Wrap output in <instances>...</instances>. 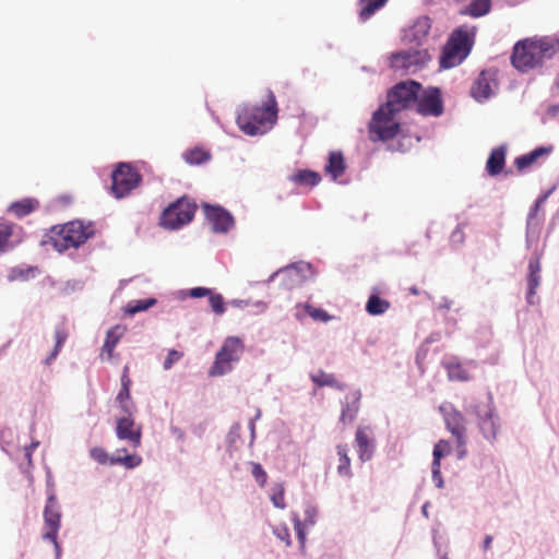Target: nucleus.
<instances>
[{
    "instance_id": "5",
    "label": "nucleus",
    "mask_w": 559,
    "mask_h": 559,
    "mask_svg": "<svg viewBox=\"0 0 559 559\" xmlns=\"http://www.w3.org/2000/svg\"><path fill=\"white\" fill-rule=\"evenodd\" d=\"M421 92V84L413 81H402L392 86L386 93L385 107L401 114L415 107L417 96Z\"/></svg>"
},
{
    "instance_id": "36",
    "label": "nucleus",
    "mask_w": 559,
    "mask_h": 559,
    "mask_svg": "<svg viewBox=\"0 0 559 559\" xmlns=\"http://www.w3.org/2000/svg\"><path fill=\"white\" fill-rule=\"evenodd\" d=\"M554 151L552 145H543L526 153L525 164L526 167L537 163L539 159H546Z\"/></svg>"
},
{
    "instance_id": "55",
    "label": "nucleus",
    "mask_w": 559,
    "mask_h": 559,
    "mask_svg": "<svg viewBox=\"0 0 559 559\" xmlns=\"http://www.w3.org/2000/svg\"><path fill=\"white\" fill-rule=\"evenodd\" d=\"M295 272V267H286L284 270H281L280 273L285 276H290Z\"/></svg>"
},
{
    "instance_id": "35",
    "label": "nucleus",
    "mask_w": 559,
    "mask_h": 559,
    "mask_svg": "<svg viewBox=\"0 0 559 559\" xmlns=\"http://www.w3.org/2000/svg\"><path fill=\"white\" fill-rule=\"evenodd\" d=\"M451 451V445L447 440H440L435 444L433 448V461H432V472L435 474H439V468L441 467V459L449 454Z\"/></svg>"
},
{
    "instance_id": "47",
    "label": "nucleus",
    "mask_w": 559,
    "mask_h": 559,
    "mask_svg": "<svg viewBox=\"0 0 559 559\" xmlns=\"http://www.w3.org/2000/svg\"><path fill=\"white\" fill-rule=\"evenodd\" d=\"M559 121V104H554V105H550L549 107H547V110L545 112V115L543 116L542 120H543V123H547V122H550L551 120H557Z\"/></svg>"
},
{
    "instance_id": "57",
    "label": "nucleus",
    "mask_w": 559,
    "mask_h": 559,
    "mask_svg": "<svg viewBox=\"0 0 559 559\" xmlns=\"http://www.w3.org/2000/svg\"><path fill=\"white\" fill-rule=\"evenodd\" d=\"M556 38V41H557V47L559 48V33H558V36L555 37Z\"/></svg>"
},
{
    "instance_id": "38",
    "label": "nucleus",
    "mask_w": 559,
    "mask_h": 559,
    "mask_svg": "<svg viewBox=\"0 0 559 559\" xmlns=\"http://www.w3.org/2000/svg\"><path fill=\"white\" fill-rule=\"evenodd\" d=\"M556 187H551L550 189H548L547 191L543 192L537 199L536 201L534 202L533 206L531 207L530 210V214H528V218L530 221H535L537 219L538 223L540 221H543L544 218V214L542 215L540 218H538V212L539 210L543 207V205L546 203V201L548 200V198L552 194V192L555 191Z\"/></svg>"
},
{
    "instance_id": "44",
    "label": "nucleus",
    "mask_w": 559,
    "mask_h": 559,
    "mask_svg": "<svg viewBox=\"0 0 559 559\" xmlns=\"http://www.w3.org/2000/svg\"><path fill=\"white\" fill-rule=\"evenodd\" d=\"M251 474L255 481L263 487L267 480V474L260 463L251 462Z\"/></svg>"
},
{
    "instance_id": "4",
    "label": "nucleus",
    "mask_w": 559,
    "mask_h": 559,
    "mask_svg": "<svg viewBox=\"0 0 559 559\" xmlns=\"http://www.w3.org/2000/svg\"><path fill=\"white\" fill-rule=\"evenodd\" d=\"M399 112L382 104L372 115L368 123L369 139L372 142L390 141L401 132Z\"/></svg>"
},
{
    "instance_id": "51",
    "label": "nucleus",
    "mask_w": 559,
    "mask_h": 559,
    "mask_svg": "<svg viewBox=\"0 0 559 559\" xmlns=\"http://www.w3.org/2000/svg\"><path fill=\"white\" fill-rule=\"evenodd\" d=\"M211 294H212V290L210 288H205V287H194V288H191L190 293H189V295L192 298H202L205 296L210 297Z\"/></svg>"
},
{
    "instance_id": "58",
    "label": "nucleus",
    "mask_w": 559,
    "mask_h": 559,
    "mask_svg": "<svg viewBox=\"0 0 559 559\" xmlns=\"http://www.w3.org/2000/svg\"><path fill=\"white\" fill-rule=\"evenodd\" d=\"M26 450H27L26 455L31 456V449H26Z\"/></svg>"
},
{
    "instance_id": "12",
    "label": "nucleus",
    "mask_w": 559,
    "mask_h": 559,
    "mask_svg": "<svg viewBox=\"0 0 559 559\" xmlns=\"http://www.w3.org/2000/svg\"><path fill=\"white\" fill-rule=\"evenodd\" d=\"M121 452H126V449L117 450L112 455H109L107 451L102 447H94L90 451V456L102 465H122L128 469L135 468L142 464V457L136 454H124L120 455Z\"/></svg>"
},
{
    "instance_id": "20",
    "label": "nucleus",
    "mask_w": 559,
    "mask_h": 559,
    "mask_svg": "<svg viewBox=\"0 0 559 559\" xmlns=\"http://www.w3.org/2000/svg\"><path fill=\"white\" fill-rule=\"evenodd\" d=\"M20 231L15 224L0 219V252L12 249L20 241Z\"/></svg>"
},
{
    "instance_id": "3",
    "label": "nucleus",
    "mask_w": 559,
    "mask_h": 559,
    "mask_svg": "<svg viewBox=\"0 0 559 559\" xmlns=\"http://www.w3.org/2000/svg\"><path fill=\"white\" fill-rule=\"evenodd\" d=\"M93 235L94 228L91 224L84 225L80 221H72L52 227L49 233V241L57 251L63 252L80 247Z\"/></svg>"
},
{
    "instance_id": "11",
    "label": "nucleus",
    "mask_w": 559,
    "mask_h": 559,
    "mask_svg": "<svg viewBox=\"0 0 559 559\" xmlns=\"http://www.w3.org/2000/svg\"><path fill=\"white\" fill-rule=\"evenodd\" d=\"M474 413L478 419V427L487 440L493 441L500 429L499 417L495 413L493 403L490 399L478 402L474 406Z\"/></svg>"
},
{
    "instance_id": "54",
    "label": "nucleus",
    "mask_w": 559,
    "mask_h": 559,
    "mask_svg": "<svg viewBox=\"0 0 559 559\" xmlns=\"http://www.w3.org/2000/svg\"><path fill=\"white\" fill-rule=\"evenodd\" d=\"M492 537L490 535H487L483 543L484 550H488L491 547Z\"/></svg>"
},
{
    "instance_id": "17",
    "label": "nucleus",
    "mask_w": 559,
    "mask_h": 559,
    "mask_svg": "<svg viewBox=\"0 0 559 559\" xmlns=\"http://www.w3.org/2000/svg\"><path fill=\"white\" fill-rule=\"evenodd\" d=\"M497 88V82L492 73L481 71L471 87V95L477 100L488 99Z\"/></svg>"
},
{
    "instance_id": "21",
    "label": "nucleus",
    "mask_w": 559,
    "mask_h": 559,
    "mask_svg": "<svg viewBox=\"0 0 559 559\" xmlns=\"http://www.w3.org/2000/svg\"><path fill=\"white\" fill-rule=\"evenodd\" d=\"M445 425L448 430L456 438L457 445H465L466 428L463 415L457 411L448 413L445 416Z\"/></svg>"
},
{
    "instance_id": "27",
    "label": "nucleus",
    "mask_w": 559,
    "mask_h": 559,
    "mask_svg": "<svg viewBox=\"0 0 559 559\" xmlns=\"http://www.w3.org/2000/svg\"><path fill=\"white\" fill-rule=\"evenodd\" d=\"M289 179L296 185L309 187H314L321 181V177L318 173L308 169L296 171L289 177Z\"/></svg>"
},
{
    "instance_id": "8",
    "label": "nucleus",
    "mask_w": 559,
    "mask_h": 559,
    "mask_svg": "<svg viewBox=\"0 0 559 559\" xmlns=\"http://www.w3.org/2000/svg\"><path fill=\"white\" fill-rule=\"evenodd\" d=\"M243 349L245 345L241 338L228 336L224 341L221 349L216 353L210 374L216 377L229 372L231 370V362L239 360Z\"/></svg>"
},
{
    "instance_id": "28",
    "label": "nucleus",
    "mask_w": 559,
    "mask_h": 559,
    "mask_svg": "<svg viewBox=\"0 0 559 559\" xmlns=\"http://www.w3.org/2000/svg\"><path fill=\"white\" fill-rule=\"evenodd\" d=\"M326 173L334 179L341 177L345 171V162L341 152H332L329 156V163L325 166Z\"/></svg>"
},
{
    "instance_id": "33",
    "label": "nucleus",
    "mask_w": 559,
    "mask_h": 559,
    "mask_svg": "<svg viewBox=\"0 0 559 559\" xmlns=\"http://www.w3.org/2000/svg\"><path fill=\"white\" fill-rule=\"evenodd\" d=\"M489 10L490 0H474L467 8L461 11V14L479 17L487 14Z\"/></svg>"
},
{
    "instance_id": "9",
    "label": "nucleus",
    "mask_w": 559,
    "mask_h": 559,
    "mask_svg": "<svg viewBox=\"0 0 559 559\" xmlns=\"http://www.w3.org/2000/svg\"><path fill=\"white\" fill-rule=\"evenodd\" d=\"M142 182L141 174L130 164L120 163L111 174V193L122 199L136 189Z\"/></svg>"
},
{
    "instance_id": "41",
    "label": "nucleus",
    "mask_w": 559,
    "mask_h": 559,
    "mask_svg": "<svg viewBox=\"0 0 559 559\" xmlns=\"http://www.w3.org/2000/svg\"><path fill=\"white\" fill-rule=\"evenodd\" d=\"M511 63L520 72L524 71V39H520L515 43L511 56Z\"/></svg>"
},
{
    "instance_id": "32",
    "label": "nucleus",
    "mask_w": 559,
    "mask_h": 559,
    "mask_svg": "<svg viewBox=\"0 0 559 559\" xmlns=\"http://www.w3.org/2000/svg\"><path fill=\"white\" fill-rule=\"evenodd\" d=\"M338 455L337 473L343 477H352L353 473L350 469V459L348 456V449L346 444L336 445Z\"/></svg>"
},
{
    "instance_id": "40",
    "label": "nucleus",
    "mask_w": 559,
    "mask_h": 559,
    "mask_svg": "<svg viewBox=\"0 0 559 559\" xmlns=\"http://www.w3.org/2000/svg\"><path fill=\"white\" fill-rule=\"evenodd\" d=\"M450 380L468 381L471 379L468 371L459 362H451L447 366Z\"/></svg>"
},
{
    "instance_id": "26",
    "label": "nucleus",
    "mask_w": 559,
    "mask_h": 559,
    "mask_svg": "<svg viewBox=\"0 0 559 559\" xmlns=\"http://www.w3.org/2000/svg\"><path fill=\"white\" fill-rule=\"evenodd\" d=\"M39 202L36 199L26 198L10 204L8 211L17 218L25 217L37 210Z\"/></svg>"
},
{
    "instance_id": "29",
    "label": "nucleus",
    "mask_w": 559,
    "mask_h": 559,
    "mask_svg": "<svg viewBox=\"0 0 559 559\" xmlns=\"http://www.w3.org/2000/svg\"><path fill=\"white\" fill-rule=\"evenodd\" d=\"M391 307V304L386 299L380 298L377 294L369 296L366 304V311L370 316H380L386 312Z\"/></svg>"
},
{
    "instance_id": "23",
    "label": "nucleus",
    "mask_w": 559,
    "mask_h": 559,
    "mask_svg": "<svg viewBox=\"0 0 559 559\" xmlns=\"http://www.w3.org/2000/svg\"><path fill=\"white\" fill-rule=\"evenodd\" d=\"M355 442L359 459L362 462L369 461L373 454V442L366 428L359 427L355 435Z\"/></svg>"
},
{
    "instance_id": "30",
    "label": "nucleus",
    "mask_w": 559,
    "mask_h": 559,
    "mask_svg": "<svg viewBox=\"0 0 559 559\" xmlns=\"http://www.w3.org/2000/svg\"><path fill=\"white\" fill-rule=\"evenodd\" d=\"M310 379L319 388L330 386L338 390H344L345 388L344 384L336 380L334 374L324 372L323 370H319L317 373H311Z\"/></svg>"
},
{
    "instance_id": "24",
    "label": "nucleus",
    "mask_w": 559,
    "mask_h": 559,
    "mask_svg": "<svg viewBox=\"0 0 559 559\" xmlns=\"http://www.w3.org/2000/svg\"><path fill=\"white\" fill-rule=\"evenodd\" d=\"M126 326L117 324L108 330L102 348V358L111 359L114 349L126 333Z\"/></svg>"
},
{
    "instance_id": "50",
    "label": "nucleus",
    "mask_w": 559,
    "mask_h": 559,
    "mask_svg": "<svg viewBox=\"0 0 559 559\" xmlns=\"http://www.w3.org/2000/svg\"><path fill=\"white\" fill-rule=\"evenodd\" d=\"M120 382H121L120 390L131 391L132 380H131L130 374H129V367L128 366L123 367V370H122V373H121V378H120Z\"/></svg>"
},
{
    "instance_id": "15",
    "label": "nucleus",
    "mask_w": 559,
    "mask_h": 559,
    "mask_svg": "<svg viewBox=\"0 0 559 559\" xmlns=\"http://www.w3.org/2000/svg\"><path fill=\"white\" fill-rule=\"evenodd\" d=\"M133 415H123L117 418L116 435L118 439L127 441L133 449H138L142 443V426L136 424Z\"/></svg>"
},
{
    "instance_id": "56",
    "label": "nucleus",
    "mask_w": 559,
    "mask_h": 559,
    "mask_svg": "<svg viewBox=\"0 0 559 559\" xmlns=\"http://www.w3.org/2000/svg\"><path fill=\"white\" fill-rule=\"evenodd\" d=\"M297 533H298V537L300 539V543L301 545L304 546V543H305V533L304 531L298 526V530H297Z\"/></svg>"
},
{
    "instance_id": "16",
    "label": "nucleus",
    "mask_w": 559,
    "mask_h": 559,
    "mask_svg": "<svg viewBox=\"0 0 559 559\" xmlns=\"http://www.w3.org/2000/svg\"><path fill=\"white\" fill-rule=\"evenodd\" d=\"M203 212L215 233H227L235 224L233 215L219 205L204 203Z\"/></svg>"
},
{
    "instance_id": "42",
    "label": "nucleus",
    "mask_w": 559,
    "mask_h": 559,
    "mask_svg": "<svg viewBox=\"0 0 559 559\" xmlns=\"http://www.w3.org/2000/svg\"><path fill=\"white\" fill-rule=\"evenodd\" d=\"M271 500L273 504L278 509H284L286 507L285 504V489L282 484H276L272 488V495Z\"/></svg>"
},
{
    "instance_id": "37",
    "label": "nucleus",
    "mask_w": 559,
    "mask_h": 559,
    "mask_svg": "<svg viewBox=\"0 0 559 559\" xmlns=\"http://www.w3.org/2000/svg\"><path fill=\"white\" fill-rule=\"evenodd\" d=\"M183 158L190 165H200L210 160L211 154L203 148L194 147L187 151Z\"/></svg>"
},
{
    "instance_id": "14",
    "label": "nucleus",
    "mask_w": 559,
    "mask_h": 559,
    "mask_svg": "<svg viewBox=\"0 0 559 559\" xmlns=\"http://www.w3.org/2000/svg\"><path fill=\"white\" fill-rule=\"evenodd\" d=\"M429 60L426 50H404L393 53L390 57L391 68L394 70H406L415 72L419 67Z\"/></svg>"
},
{
    "instance_id": "13",
    "label": "nucleus",
    "mask_w": 559,
    "mask_h": 559,
    "mask_svg": "<svg viewBox=\"0 0 559 559\" xmlns=\"http://www.w3.org/2000/svg\"><path fill=\"white\" fill-rule=\"evenodd\" d=\"M416 111L421 116L439 117L443 114L441 92L438 87L423 90L417 96L415 104Z\"/></svg>"
},
{
    "instance_id": "10",
    "label": "nucleus",
    "mask_w": 559,
    "mask_h": 559,
    "mask_svg": "<svg viewBox=\"0 0 559 559\" xmlns=\"http://www.w3.org/2000/svg\"><path fill=\"white\" fill-rule=\"evenodd\" d=\"M61 526V512L57 499L50 496L44 510L43 539L53 544L57 557L61 554V547L58 543V532Z\"/></svg>"
},
{
    "instance_id": "2",
    "label": "nucleus",
    "mask_w": 559,
    "mask_h": 559,
    "mask_svg": "<svg viewBox=\"0 0 559 559\" xmlns=\"http://www.w3.org/2000/svg\"><path fill=\"white\" fill-rule=\"evenodd\" d=\"M475 36V26L462 25L455 28L443 48L440 66L450 69L462 63L473 48Z\"/></svg>"
},
{
    "instance_id": "48",
    "label": "nucleus",
    "mask_w": 559,
    "mask_h": 559,
    "mask_svg": "<svg viewBox=\"0 0 559 559\" xmlns=\"http://www.w3.org/2000/svg\"><path fill=\"white\" fill-rule=\"evenodd\" d=\"M182 357V353L176 350V349H170L168 352V355L164 361V369L168 370L173 367V365L175 362H177L180 358Z\"/></svg>"
},
{
    "instance_id": "34",
    "label": "nucleus",
    "mask_w": 559,
    "mask_h": 559,
    "mask_svg": "<svg viewBox=\"0 0 559 559\" xmlns=\"http://www.w3.org/2000/svg\"><path fill=\"white\" fill-rule=\"evenodd\" d=\"M116 403L123 415H133L136 412L131 391L120 390L116 396Z\"/></svg>"
},
{
    "instance_id": "6",
    "label": "nucleus",
    "mask_w": 559,
    "mask_h": 559,
    "mask_svg": "<svg viewBox=\"0 0 559 559\" xmlns=\"http://www.w3.org/2000/svg\"><path fill=\"white\" fill-rule=\"evenodd\" d=\"M195 211L197 204L189 198L182 197L163 211L159 224L166 229H178L193 219Z\"/></svg>"
},
{
    "instance_id": "49",
    "label": "nucleus",
    "mask_w": 559,
    "mask_h": 559,
    "mask_svg": "<svg viewBox=\"0 0 559 559\" xmlns=\"http://www.w3.org/2000/svg\"><path fill=\"white\" fill-rule=\"evenodd\" d=\"M274 534L277 536L278 539L284 542L286 546H290V534L286 526H278L274 528Z\"/></svg>"
},
{
    "instance_id": "18",
    "label": "nucleus",
    "mask_w": 559,
    "mask_h": 559,
    "mask_svg": "<svg viewBox=\"0 0 559 559\" xmlns=\"http://www.w3.org/2000/svg\"><path fill=\"white\" fill-rule=\"evenodd\" d=\"M540 255L536 254L535 258H532L528 263V276L526 278L527 282V290H526V304L527 305H538L540 298L536 295V289L540 285Z\"/></svg>"
},
{
    "instance_id": "7",
    "label": "nucleus",
    "mask_w": 559,
    "mask_h": 559,
    "mask_svg": "<svg viewBox=\"0 0 559 559\" xmlns=\"http://www.w3.org/2000/svg\"><path fill=\"white\" fill-rule=\"evenodd\" d=\"M558 50L555 37H526V69L542 67L544 61L551 59Z\"/></svg>"
},
{
    "instance_id": "39",
    "label": "nucleus",
    "mask_w": 559,
    "mask_h": 559,
    "mask_svg": "<svg viewBox=\"0 0 559 559\" xmlns=\"http://www.w3.org/2000/svg\"><path fill=\"white\" fill-rule=\"evenodd\" d=\"M68 338V332L63 328H57L55 331V347L51 354L46 358L45 364L49 365L60 353L64 342Z\"/></svg>"
},
{
    "instance_id": "52",
    "label": "nucleus",
    "mask_w": 559,
    "mask_h": 559,
    "mask_svg": "<svg viewBox=\"0 0 559 559\" xmlns=\"http://www.w3.org/2000/svg\"><path fill=\"white\" fill-rule=\"evenodd\" d=\"M439 469H441V467H440ZM432 478H433V480H435L436 485H437L439 488H441V487L443 486V479H442V476H441V471H439V474H435V473L432 472Z\"/></svg>"
},
{
    "instance_id": "1",
    "label": "nucleus",
    "mask_w": 559,
    "mask_h": 559,
    "mask_svg": "<svg viewBox=\"0 0 559 559\" xmlns=\"http://www.w3.org/2000/svg\"><path fill=\"white\" fill-rule=\"evenodd\" d=\"M277 119V102L272 91L262 106L245 107L237 117L238 127L248 135L263 134Z\"/></svg>"
},
{
    "instance_id": "31",
    "label": "nucleus",
    "mask_w": 559,
    "mask_h": 559,
    "mask_svg": "<svg viewBox=\"0 0 559 559\" xmlns=\"http://www.w3.org/2000/svg\"><path fill=\"white\" fill-rule=\"evenodd\" d=\"M388 0H359V19L361 22L368 21L378 10H380Z\"/></svg>"
},
{
    "instance_id": "46",
    "label": "nucleus",
    "mask_w": 559,
    "mask_h": 559,
    "mask_svg": "<svg viewBox=\"0 0 559 559\" xmlns=\"http://www.w3.org/2000/svg\"><path fill=\"white\" fill-rule=\"evenodd\" d=\"M306 310L308 314L314 320L326 322L331 319V316L323 309L314 308L312 306L307 305Z\"/></svg>"
},
{
    "instance_id": "25",
    "label": "nucleus",
    "mask_w": 559,
    "mask_h": 559,
    "mask_svg": "<svg viewBox=\"0 0 559 559\" xmlns=\"http://www.w3.org/2000/svg\"><path fill=\"white\" fill-rule=\"evenodd\" d=\"M506 165V147L499 146L491 151L487 162L486 170L490 176L501 174Z\"/></svg>"
},
{
    "instance_id": "43",
    "label": "nucleus",
    "mask_w": 559,
    "mask_h": 559,
    "mask_svg": "<svg viewBox=\"0 0 559 559\" xmlns=\"http://www.w3.org/2000/svg\"><path fill=\"white\" fill-rule=\"evenodd\" d=\"M209 301L212 310L221 316L225 312V300L221 294L213 293L209 297Z\"/></svg>"
},
{
    "instance_id": "19",
    "label": "nucleus",
    "mask_w": 559,
    "mask_h": 559,
    "mask_svg": "<svg viewBox=\"0 0 559 559\" xmlns=\"http://www.w3.org/2000/svg\"><path fill=\"white\" fill-rule=\"evenodd\" d=\"M361 394L359 391H354L345 396L342 402V411L340 416V423L345 425L352 424L359 412Z\"/></svg>"
},
{
    "instance_id": "53",
    "label": "nucleus",
    "mask_w": 559,
    "mask_h": 559,
    "mask_svg": "<svg viewBox=\"0 0 559 559\" xmlns=\"http://www.w3.org/2000/svg\"><path fill=\"white\" fill-rule=\"evenodd\" d=\"M516 167L519 168V170H522L524 169V155H521V156H518L514 160Z\"/></svg>"
},
{
    "instance_id": "45",
    "label": "nucleus",
    "mask_w": 559,
    "mask_h": 559,
    "mask_svg": "<svg viewBox=\"0 0 559 559\" xmlns=\"http://www.w3.org/2000/svg\"><path fill=\"white\" fill-rule=\"evenodd\" d=\"M155 304H156V299H154V298H148V299H144V300H136L134 302V305H131V304L129 305L128 311L133 314V313H136V312H141V311L147 310L148 308H151Z\"/></svg>"
},
{
    "instance_id": "22",
    "label": "nucleus",
    "mask_w": 559,
    "mask_h": 559,
    "mask_svg": "<svg viewBox=\"0 0 559 559\" xmlns=\"http://www.w3.org/2000/svg\"><path fill=\"white\" fill-rule=\"evenodd\" d=\"M430 20L429 17H420L418 19L405 33V39L408 43H414L416 45H421V43L427 38L430 31Z\"/></svg>"
}]
</instances>
